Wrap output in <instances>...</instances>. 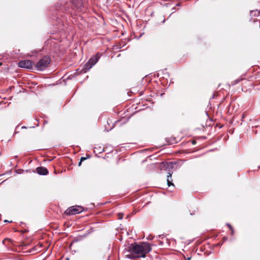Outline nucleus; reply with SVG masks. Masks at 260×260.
<instances>
[{"instance_id":"12","label":"nucleus","mask_w":260,"mask_h":260,"mask_svg":"<svg viewBox=\"0 0 260 260\" xmlns=\"http://www.w3.org/2000/svg\"><path fill=\"white\" fill-rule=\"evenodd\" d=\"M123 213H118V219H121L123 218Z\"/></svg>"},{"instance_id":"6","label":"nucleus","mask_w":260,"mask_h":260,"mask_svg":"<svg viewBox=\"0 0 260 260\" xmlns=\"http://www.w3.org/2000/svg\"><path fill=\"white\" fill-rule=\"evenodd\" d=\"M72 5L77 9H79L82 6V0H71Z\"/></svg>"},{"instance_id":"11","label":"nucleus","mask_w":260,"mask_h":260,"mask_svg":"<svg viewBox=\"0 0 260 260\" xmlns=\"http://www.w3.org/2000/svg\"><path fill=\"white\" fill-rule=\"evenodd\" d=\"M166 164L168 167L172 168L173 166V163L172 162H167Z\"/></svg>"},{"instance_id":"3","label":"nucleus","mask_w":260,"mask_h":260,"mask_svg":"<svg viewBox=\"0 0 260 260\" xmlns=\"http://www.w3.org/2000/svg\"><path fill=\"white\" fill-rule=\"evenodd\" d=\"M83 211V208L79 206H74L67 209L64 213L67 215H74L81 213Z\"/></svg>"},{"instance_id":"2","label":"nucleus","mask_w":260,"mask_h":260,"mask_svg":"<svg viewBox=\"0 0 260 260\" xmlns=\"http://www.w3.org/2000/svg\"><path fill=\"white\" fill-rule=\"evenodd\" d=\"M50 62V58L45 56L37 63L36 68L38 71H43L48 66Z\"/></svg>"},{"instance_id":"8","label":"nucleus","mask_w":260,"mask_h":260,"mask_svg":"<svg viewBox=\"0 0 260 260\" xmlns=\"http://www.w3.org/2000/svg\"><path fill=\"white\" fill-rule=\"evenodd\" d=\"M172 173L169 172L167 175V183L169 186H170L171 185L174 186V184L172 183Z\"/></svg>"},{"instance_id":"10","label":"nucleus","mask_w":260,"mask_h":260,"mask_svg":"<svg viewBox=\"0 0 260 260\" xmlns=\"http://www.w3.org/2000/svg\"><path fill=\"white\" fill-rule=\"evenodd\" d=\"M86 159V157H82L80 159V162H79L78 164V166H80L81 165V164H82V162L84 160H85V159Z\"/></svg>"},{"instance_id":"4","label":"nucleus","mask_w":260,"mask_h":260,"mask_svg":"<svg viewBox=\"0 0 260 260\" xmlns=\"http://www.w3.org/2000/svg\"><path fill=\"white\" fill-rule=\"evenodd\" d=\"M98 57H91L89 61L84 65V69L89 70L92 67L98 60Z\"/></svg>"},{"instance_id":"13","label":"nucleus","mask_w":260,"mask_h":260,"mask_svg":"<svg viewBox=\"0 0 260 260\" xmlns=\"http://www.w3.org/2000/svg\"><path fill=\"white\" fill-rule=\"evenodd\" d=\"M227 225L229 226V228L230 229V230H231L232 231V234L233 235L234 234V230L233 229V228L232 227V226L229 224H227Z\"/></svg>"},{"instance_id":"9","label":"nucleus","mask_w":260,"mask_h":260,"mask_svg":"<svg viewBox=\"0 0 260 260\" xmlns=\"http://www.w3.org/2000/svg\"><path fill=\"white\" fill-rule=\"evenodd\" d=\"M252 16H257L259 14V12L257 10L252 11L250 13Z\"/></svg>"},{"instance_id":"1","label":"nucleus","mask_w":260,"mask_h":260,"mask_svg":"<svg viewBox=\"0 0 260 260\" xmlns=\"http://www.w3.org/2000/svg\"><path fill=\"white\" fill-rule=\"evenodd\" d=\"M151 249L150 245L147 242L134 243L124 249L123 254L125 257L128 258L145 257Z\"/></svg>"},{"instance_id":"15","label":"nucleus","mask_w":260,"mask_h":260,"mask_svg":"<svg viewBox=\"0 0 260 260\" xmlns=\"http://www.w3.org/2000/svg\"><path fill=\"white\" fill-rule=\"evenodd\" d=\"M5 222H9L8 220H5Z\"/></svg>"},{"instance_id":"7","label":"nucleus","mask_w":260,"mask_h":260,"mask_svg":"<svg viewBox=\"0 0 260 260\" xmlns=\"http://www.w3.org/2000/svg\"><path fill=\"white\" fill-rule=\"evenodd\" d=\"M36 170L37 172L40 175H45L48 173L47 169L45 167H38L37 168Z\"/></svg>"},{"instance_id":"5","label":"nucleus","mask_w":260,"mask_h":260,"mask_svg":"<svg viewBox=\"0 0 260 260\" xmlns=\"http://www.w3.org/2000/svg\"><path fill=\"white\" fill-rule=\"evenodd\" d=\"M18 66L20 68L31 69L32 67V62L29 60H21L18 63Z\"/></svg>"},{"instance_id":"14","label":"nucleus","mask_w":260,"mask_h":260,"mask_svg":"<svg viewBox=\"0 0 260 260\" xmlns=\"http://www.w3.org/2000/svg\"><path fill=\"white\" fill-rule=\"evenodd\" d=\"M190 257L188 258V259H187V260H190Z\"/></svg>"}]
</instances>
